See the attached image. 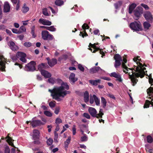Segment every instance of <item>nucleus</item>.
Listing matches in <instances>:
<instances>
[{
  "instance_id": "obj_40",
  "label": "nucleus",
  "mask_w": 153,
  "mask_h": 153,
  "mask_svg": "<svg viewBox=\"0 0 153 153\" xmlns=\"http://www.w3.org/2000/svg\"><path fill=\"white\" fill-rule=\"evenodd\" d=\"M42 13L45 16H49V15L48 12V9L47 8H44L42 9Z\"/></svg>"
},
{
  "instance_id": "obj_49",
  "label": "nucleus",
  "mask_w": 153,
  "mask_h": 153,
  "mask_svg": "<svg viewBox=\"0 0 153 153\" xmlns=\"http://www.w3.org/2000/svg\"><path fill=\"white\" fill-rule=\"evenodd\" d=\"M62 122V120L59 118H57L56 120L55 123L57 125H59V123Z\"/></svg>"
},
{
  "instance_id": "obj_39",
  "label": "nucleus",
  "mask_w": 153,
  "mask_h": 153,
  "mask_svg": "<svg viewBox=\"0 0 153 153\" xmlns=\"http://www.w3.org/2000/svg\"><path fill=\"white\" fill-rule=\"evenodd\" d=\"M147 142L149 143H151L153 141V139L152 136L150 135L148 136L147 137Z\"/></svg>"
},
{
  "instance_id": "obj_48",
  "label": "nucleus",
  "mask_w": 153,
  "mask_h": 153,
  "mask_svg": "<svg viewBox=\"0 0 153 153\" xmlns=\"http://www.w3.org/2000/svg\"><path fill=\"white\" fill-rule=\"evenodd\" d=\"M48 30L51 31H54L56 30V28L53 26L48 27Z\"/></svg>"
},
{
  "instance_id": "obj_55",
  "label": "nucleus",
  "mask_w": 153,
  "mask_h": 153,
  "mask_svg": "<svg viewBox=\"0 0 153 153\" xmlns=\"http://www.w3.org/2000/svg\"><path fill=\"white\" fill-rule=\"evenodd\" d=\"M93 33L94 35H98L99 36L100 35V31L98 29H97L94 30L93 32Z\"/></svg>"
},
{
  "instance_id": "obj_43",
  "label": "nucleus",
  "mask_w": 153,
  "mask_h": 153,
  "mask_svg": "<svg viewBox=\"0 0 153 153\" xmlns=\"http://www.w3.org/2000/svg\"><path fill=\"white\" fill-rule=\"evenodd\" d=\"M84 136L82 137L81 138V140L82 142L85 141L87 140L88 138L86 134H84Z\"/></svg>"
},
{
  "instance_id": "obj_61",
  "label": "nucleus",
  "mask_w": 153,
  "mask_h": 153,
  "mask_svg": "<svg viewBox=\"0 0 153 153\" xmlns=\"http://www.w3.org/2000/svg\"><path fill=\"white\" fill-rule=\"evenodd\" d=\"M107 96L114 100L116 99V98L114 95L111 94H107Z\"/></svg>"
},
{
  "instance_id": "obj_58",
  "label": "nucleus",
  "mask_w": 153,
  "mask_h": 153,
  "mask_svg": "<svg viewBox=\"0 0 153 153\" xmlns=\"http://www.w3.org/2000/svg\"><path fill=\"white\" fill-rule=\"evenodd\" d=\"M12 32L14 33H16V34H19L20 33L19 31L16 29H15V28L12 29Z\"/></svg>"
},
{
  "instance_id": "obj_5",
  "label": "nucleus",
  "mask_w": 153,
  "mask_h": 153,
  "mask_svg": "<svg viewBox=\"0 0 153 153\" xmlns=\"http://www.w3.org/2000/svg\"><path fill=\"white\" fill-rule=\"evenodd\" d=\"M143 12V8L140 6H138L134 10L133 12L134 15L137 18L136 20L139 19V18L141 16Z\"/></svg>"
},
{
  "instance_id": "obj_22",
  "label": "nucleus",
  "mask_w": 153,
  "mask_h": 153,
  "mask_svg": "<svg viewBox=\"0 0 153 153\" xmlns=\"http://www.w3.org/2000/svg\"><path fill=\"white\" fill-rule=\"evenodd\" d=\"M41 74L45 78H49L51 77V74L48 71L45 70H42L41 71Z\"/></svg>"
},
{
  "instance_id": "obj_51",
  "label": "nucleus",
  "mask_w": 153,
  "mask_h": 153,
  "mask_svg": "<svg viewBox=\"0 0 153 153\" xmlns=\"http://www.w3.org/2000/svg\"><path fill=\"white\" fill-rule=\"evenodd\" d=\"M141 5L144 7L146 10H148L149 9V7L148 6L145 4L142 3L141 4Z\"/></svg>"
},
{
  "instance_id": "obj_17",
  "label": "nucleus",
  "mask_w": 153,
  "mask_h": 153,
  "mask_svg": "<svg viewBox=\"0 0 153 153\" xmlns=\"http://www.w3.org/2000/svg\"><path fill=\"white\" fill-rule=\"evenodd\" d=\"M10 7L8 2H5L4 6L3 11L4 13L9 12L10 10Z\"/></svg>"
},
{
  "instance_id": "obj_34",
  "label": "nucleus",
  "mask_w": 153,
  "mask_h": 153,
  "mask_svg": "<svg viewBox=\"0 0 153 153\" xmlns=\"http://www.w3.org/2000/svg\"><path fill=\"white\" fill-rule=\"evenodd\" d=\"M122 4V2L121 1H119L114 4V6L116 9H117Z\"/></svg>"
},
{
  "instance_id": "obj_56",
  "label": "nucleus",
  "mask_w": 153,
  "mask_h": 153,
  "mask_svg": "<svg viewBox=\"0 0 153 153\" xmlns=\"http://www.w3.org/2000/svg\"><path fill=\"white\" fill-rule=\"evenodd\" d=\"M79 127L80 130L83 129V128H86V126L85 124H79Z\"/></svg>"
},
{
  "instance_id": "obj_60",
  "label": "nucleus",
  "mask_w": 153,
  "mask_h": 153,
  "mask_svg": "<svg viewBox=\"0 0 153 153\" xmlns=\"http://www.w3.org/2000/svg\"><path fill=\"white\" fill-rule=\"evenodd\" d=\"M4 153H10V149L8 146L5 148Z\"/></svg>"
},
{
  "instance_id": "obj_8",
  "label": "nucleus",
  "mask_w": 153,
  "mask_h": 153,
  "mask_svg": "<svg viewBox=\"0 0 153 153\" xmlns=\"http://www.w3.org/2000/svg\"><path fill=\"white\" fill-rule=\"evenodd\" d=\"M143 16L146 21L151 23L152 22L153 17L150 12L149 11L145 12L143 14Z\"/></svg>"
},
{
  "instance_id": "obj_41",
  "label": "nucleus",
  "mask_w": 153,
  "mask_h": 153,
  "mask_svg": "<svg viewBox=\"0 0 153 153\" xmlns=\"http://www.w3.org/2000/svg\"><path fill=\"white\" fill-rule=\"evenodd\" d=\"M19 31L20 33L23 32H25L26 31V28L24 26H22L20 27Z\"/></svg>"
},
{
  "instance_id": "obj_33",
  "label": "nucleus",
  "mask_w": 153,
  "mask_h": 153,
  "mask_svg": "<svg viewBox=\"0 0 153 153\" xmlns=\"http://www.w3.org/2000/svg\"><path fill=\"white\" fill-rule=\"evenodd\" d=\"M9 43L10 44L9 46L11 49L13 51L15 50L16 49L15 48V46H16V45L14 42L13 41H9Z\"/></svg>"
},
{
  "instance_id": "obj_24",
  "label": "nucleus",
  "mask_w": 153,
  "mask_h": 153,
  "mask_svg": "<svg viewBox=\"0 0 153 153\" xmlns=\"http://www.w3.org/2000/svg\"><path fill=\"white\" fill-rule=\"evenodd\" d=\"M33 138L35 140L39 139V132L38 130L34 129L33 131Z\"/></svg>"
},
{
  "instance_id": "obj_52",
  "label": "nucleus",
  "mask_w": 153,
  "mask_h": 153,
  "mask_svg": "<svg viewBox=\"0 0 153 153\" xmlns=\"http://www.w3.org/2000/svg\"><path fill=\"white\" fill-rule=\"evenodd\" d=\"M83 116L88 119H90V115L86 113H84L83 115Z\"/></svg>"
},
{
  "instance_id": "obj_46",
  "label": "nucleus",
  "mask_w": 153,
  "mask_h": 153,
  "mask_svg": "<svg viewBox=\"0 0 153 153\" xmlns=\"http://www.w3.org/2000/svg\"><path fill=\"white\" fill-rule=\"evenodd\" d=\"M147 94L149 96H150V94H153V88L150 87L147 89Z\"/></svg>"
},
{
  "instance_id": "obj_16",
  "label": "nucleus",
  "mask_w": 153,
  "mask_h": 153,
  "mask_svg": "<svg viewBox=\"0 0 153 153\" xmlns=\"http://www.w3.org/2000/svg\"><path fill=\"white\" fill-rule=\"evenodd\" d=\"M88 111L92 117H96V114L97 113V112L95 108L92 107H89Z\"/></svg>"
},
{
  "instance_id": "obj_28",
  "label": "nucleus",
  "mask_w": 153,
  "mask_h": 153,
  "mask_svg": "<svg viewBox=\"0 0 153 153\" xmlns=\"http://www.w3.org/2000/svg\"><path fill=\"white\" fill-rule=\"evenodd\" d=\"M29 10V8L27 6V5L26 3H24L22 8V12L23 13H26Z\"/></svg>"
},
{
  "instance_id": "obj_53",
  "label": "nucleus",
  "mask_w": 153,
  "mask_h": 153,
  "mask_svg": "<svg viewBox=\"0 0 153 153\" xmlns=\"http://www.w3.org/2000/svg\"><path fill=\"white\" fill-rule=\"evenodd\" d=\"M78 68L82 71L83 72L84 71V68L82 65L81 64H79L78 65Z\"/></svg>"
},
{
  "instance_id": "obj_57",
  "label": "nucleus",
  "mask_w": 153,
  "mask_h": 153,
  "mask_svg": "<svg viewBox=\"0 0 153 153\" xmlns=\"http://www.w3.org/2000/svg\"><path fill=\"white\" fill-rule=\"evenodd\" d=\"M76 128L75 125H74L72 127L73 134V135L75 134L76 133Z\"/></svg>"
},
{
  "instance_id": "obj_13",
  "label": "nucleus",
  "mask_w": 153,
  "mask_h": 153,
  "mask_svg": "<svg viewBox=\"0 0 153 153\" xmlns=\"http://www.w3.org/2000/svg\"><path fill=\"white\" fill-rule=\"evenodd\" d=\"M110 76L111 77L116 78V80L118 81L119 82H122L123 81V79L121 77V75L118 73L112 72L110 74Z\"/></svg>"
},
{
  "instance_id": "obj_3",
  "label": "nucleus",
  "mask_w": 153,
  "mask_h": 153,
  "mask_svg": "<svg viewBox=\"0 0 153 153\" xmlns=\"http://www.w3.org/2000/svg\"><path fill=\"white\" fill-rule=\"evenodd\" d=\"M130 27L135 31H141L142 30V26L140 22H134L131 23L129 25Z\"/></svg>"
},
{
  "instance_id": "obj_63",
  "label": "nucleus",
  "mask_w": 153,
  "mask_h": 153,
  "mask_svg": "<svg viewBox=\"0 0 153 153\" xmlns=\"http://www.w3.org/2000/svg\"><path fill=\"white\" fill-rule=\"evenodd\" d=\"M6 33L8 34L9 36H11L12 34L11 31L8 29H6Z\"/></svg>"
},
{
  "instance_id": "obj_36",
  "label": "nucleus",
  "mask_w": 153,
  "mask_h": 153,
  "mask_svg": "<svg viewBox=\"0 0 153 153\" xmlns=\"http://www.w3.org/2000/svg\"><path fill=\"white\" fill-rule=\"evenodd\" d=\"M101 103L102 104V107L105 108L106 106L107 102L105 99L103 97H101Z\"/></svg>"
},
{
  "instance_id": "obj_18",
  "label": "nucleus",
  "mask_w": 153,
  "mask_h": 153,
  "mask_svg": "<svg viewBox=\"0 0 153 153\" xmlns=\"http://www.w3.org/2000/svg\"><path fill=\"white\" fill-rule=\"evenodd\" d=\"M10 134H8L7 136L5 137V139H7V141L9 143V145L12 147L15 148L13 142L14 141L13 139L10 137Z\"/></svg>"
},
{
  "instance_id": "obj_59",
  "label": "nucleus",
  "mask_w": 153,
  "mask_h": 153,
  "mask_svg": "<svg viewBox=\"0 0 153 153\" xmlns=\"http://www.w3.org/2000/svg\"><path fill=\"white\" fill-rule=\"evenodd\" d=\"M60 110V108L59 107H56L55 108V110L54 111V113L56 114H58Z\"/></svg>"
},
{
  "instance_id": "obj_2",
  "label": "nucleus",
  "mask_w": 153,
  "mask_h": 153,
  "mask_svg": "<svg viewBox=\"0 0 153 153\" xmlns=\"http://www.w3.org/2000/svg\"><path fill=\"white\" fill-rule=\"evenodd\" d=\"M137 65H139V66L137 67L135 69H134L131 72L132 74L131 75L129 74V78L132 83V85L134 86L138 81V79L137 78L140 77L142 78L145 75V72L144 70H142L143 65L142 64L139 62L137 63Z\"/></svg>"
},
{
  "instance_id": "obj_32",
  "label": "nucleus",
  "mask_w": 153,
  "mask_h": 153,
  "mask_svg": "<svg viewBox=\"0 0 153 153\" xmlns=\"http://www.w3.org/2000/svg\"><path fill=\"white\" fill-rule=\"evenodd\" d=\"M104 115V113L102 112V109H100L99 112V113L97 114H96V117H95L97 118H102V116Z\"/></svg>"
},
{
  "instance_id": "obj_50",
  "label": "nucleus",
  "mask_w": 153,
  "mask_h": 153,
  "mask_svg": "<svg viewBox=\"0 0 153 153\" xmlns=\"http://www.w3.org/2000/svg\"><path fill=\"white\" fill-rule=\"evenodd\" d=\"M48 81L50 83H51L52 84H53L55 81L53 78H49L48 79Z\"/></svg>"
},
{
  "instance_id": "obj_38",
  "label": "nucleus",
  "mask_w": 153,
  "mask_h": 153,
  "mask_svg": "<svg viewBox=\"0 0 153 153\" xmlns=\"http://www.w3.org/2000/svg\"><path fill=\"white\" fill-rule=\"evenodd\" d=\"M125 63H126L123 62L122 63V67L123 68L126 69V70L127 71H128V69H129L131 71H133V70L134 69L133 68H128L127 66H126L125 64Z\"/></svg>"
},
{
  "instance_id": "obj_47",
  "label": "nucleus",
  "mask_w": 153,
  "mask_h": 153,
  "mask_svg": "<svg viewBox=\"0 0 153 153\" xmlns=\"http://www.w3.org/2000/svg\"><path fill=\"white\" fill-rule=\"evenodd\" d=\"M24 45L26 48H28L32 45V44L30 42H26L24 43Z\"/></svg>"
},
{
  "instance_id": "obj_1",
  "label": "nucleus",
  "mask_w": 153,
  "mask_h": 153,
  "mask_svg": "<svg viewBox=\"0 0 153 153\" xmlns=\"http://www.w3.org/2000/svg\"><path fill=\"white\" fill-rule=\"evenodd\" d=\"M69 89V86L66 82H62L60 86L55 87L52 89H49L48 91L51 93V96L53 99L60 101L61 100L60 97L64 98L67 94L71 93L70 91H67Z\"/></svg>"
},
{
  "instance_id": "obj_26",
  "label": "nucleus",
  "mask_w": 153,
  "mask_h": 153,
  "mask_svg": "<svg viewBox=\"0 0 153 153\" xmlns=\"http://www.w3.org/2000/svg\"><path fill=\"white\" fill-rule=\"evenodd\" d=\"M48 65L46 63H42L38 65V70L41 72L42 70H44V69Z\"/></svg>"
},
{
  "instance_id": "obj_11",
  "label": "nucleus",
  "mask_w": 153,
  "mask_h": 153,
  "mask_svg": "<svg viewBox=\"0 0 153 153\" xmlns=\"http://www.w3.org/2000/svg\"><path fill=\"white\" fill-rule=\"evenodd\" d=\"M32 126L34 128L35 127L44 125L45 123L39 120H32L30 122Z\"/></svg>"
},
{
  "instance_id": "obj_62",
  "label": "nucleus",
  "mask_w": 153,
  "mask_h": 153,
  "mask_svg": "<svg viewBox=\"0 0 153 153\" xmlns=\"http://www.w3.org/2000/svg\"><path fill=\"white\" fill-rule=\"evenodd\" d=\"M58 137V134L56 132V131H55L54 132V141L56 140L57 141V139Z\"/></svg>"
},
{
  "instance_id": "obj_42",
  "label": "nucleus",
  "mask_w": 153,
  "mask_h": 153,
  "mask_svg": "<svg viewBox=\"0 0 153 153\" xmlns=\"http://www.w3.org/2000/svg\"><path fill=\"white\" fill-rule=\"evenodd\" d=\"M44 113L46 116L48 117H51L52 116V113L49 111H45Z\"/></svg>"
},
{
  "instance_id": "obj_35",
  "label": "nucleus",
  "mask_w": 153,
  "mask_h": 153,
  "mask_svg": "<svg viewBox=\"0 0 153 153\" xmlns=\"http://www.w3.org/2000/svg\"><path fill=\"white\" fill-rule=\"evenodd\" d=\"M71 140V137H69L66 140V141L65 142V148H67L68 147V146L70 143Z\"/></svg>"
},
{
  "instance_id": "obj_64",
  "label": "nucleus",
  "mask_w": 153,
  "mask_h": 153,
  "mask_svg": "<svg viewBox=\"0 0 153 153\" xmlns=\"http://www.w3.org/2000/svg\"><path fill=\"white\" fill-rule=\"evenodd\" d=\"M6 28V27L4 25H0V30H3Z\"/></svg>"
},
{
  "instance_id": "obj_14",
  "label": "nucleus",
  "mask_w": 153,
  "mask_h": 153,
  "mask_svg": "<svg viewBox=\"0 0 153 153\" xmlns=\"http://www.w3.org/2000/svg\"><path fill=\"white\" fill-rule=\"evenodd\" d=\"M75 76V74L74 73H71L70 75L69 79L71 83L72 84H74L78 80L77 78H76Z\"/></svg>"
},
{
  "instance_id": "obj_25",
  "label": "nucleus",
  "mask_w": 153,
  "mask_h": 153,
  "mask_svg": "<svg viewBox=\"0 0 153 153\" xmlns=\"http://www.w3.org/2000/svg\"><path fill=\"white\" fill-rule=\"evenodd\" d=\"M57 63V60L56 59H53L48 61V64L51 67L53 66Z\"/></svg>"
},
{
  "instance_id": "obj_37",
  "label": "nucleus",
  "mask_w": 153,
  "mask_h": 153,
  "mask_svg": "<svg viewBox=\"0 0 153 153\" xmlns=\"http://www.w3.org/2000/svg\"><path fill=\"white\" fill-rule=\"evenodd\" d=\"M55 3L57 6H61L63 4L64 2L61 0H56Z\"/></svg>"
},
{
  "instance_id": "obj_31",
  "label": "nucleus",
  "mask_w": 153,
  "mask_h": 153,
  "mask_svg": "<svg viewBox=\"0 0 153 153\" xmlns=\"http://www.w3.org/2000/svg\"><path fill=\"white\" fill-rule=\"evenodd\" d=\"M93 98L96 104L97 105H100V99L97 97V96L94 94L93 95Z\"/></svg>"
},
{
  "instance_id": "obj_15",
  "label": "nucleus",
  "mask_w": 153,
  "mask_h": 153,
  "mask_svg": "<svg viewBox=\"0 0 153 153\" xmlns=\"http://www.w3.org/2000/svg\"><path fill=\"white\" fill-rule=\"evenodd\" d=\"M39 22L40 23H42L45 25H50L52 24L51 22L49 21L42 18L39 19Z\"/></svg>"
},
{
  "instance_id": "obj_54",
  "label": "nucleus",
  "mask_w": 153,
  "mask_h": 153,
  "mask_svg": "<svg viewBox=\"0 0 153 153\" xmlns=\"http://www.w3.org/2000/svg\"><path fill=\"white\" fill-rule=\"evenodd\" d=\"M20 7V1L19 0H18V3L17 4L16 7V10H19Z\"/></svg>"
},
{
  "instance_id": "obj_4",
  "label": "nucleus",
  "mask_w": 153,
  "mask_h": 153,
  "mask_svg": "<svg viewBox=\"0 0 153 153\" xmlns=\"http://www.w3.org/2000/svg\"><path fill=\"white\" fill-rule=\"evenodd\" d=\"M42 38L45 40L51 41L53 40V35L49 33L47 30H43L42 32Z\"/></svg>"
},
{
  "instance_id": "obj_27",
  "label": "nucleus",
  "mask_w": 153,
  "mask_h": 153,
  "mask_svg": "<svg viewBox=\"0 0 153 153\" xmlns=\"http://www.w3.org/2000/svg\"><path fill=\"white\" fill-rule=\"evenodd\" d=\"M143 25L145 31L148 30L149 29V27L151 26V24L148 22V21L144 22L143 24Z\"/></svg>"
},
{
  "instance_id": "obj_30",
  "label": "nucleus",
  "mask_w": 153,
  "mask_h": 153,
  "mask_svg": "<svg viewBox=\"0 0 153 153\" xmlns=\"http://www.w3.org/2000/svg\"><path fill=\"white\" fill-rule=\"evenodd\" d=\"M31 34L32 35L33 38H35L36 36V34L35 33V26L33 25L31 27Z\"/></svg>"
},
{
  "instance_id": "obj_12",
  "label": "nucleus",
  "mask_w": 153,
  "mask_h": 153,
  "mask_svg": "<svg viewBox=\"0 0 153 153\" xmlns=\"http://www.w3.org/2000/svg\"><path fill=\"white\" fill-rule=\"evenodd\" d=\"M26 54L22 52H18L16 54V57L17 58H19V59L22 62L24 63H26V60L25 58L26 57Z\"/></svg>"
},
{
  "instance_id": "obj_7",
  "label": "nucleus",
  "mask_w": 153,
  "mask_h": 153,
  "mask_svg": "<svg viewBox=\"0 0 153 153\" xmlns=\"http://www.w3.org/2000/svg\"><path fill=\"white\" fill-rule=\"evenodd\" d=\"M36 63L34 61H31L27 64L25 67V70L28 71H33L35 70Z\"/></svg>"
},
{
  "instance_id": "obj_21",
  "label": "nucleus",
  "mask_w": 153,
  "mask_h": 153,
  "mask_svg": "<svg viewBox=\"0 0 153 153\" xmlns=\"http://www.w3.org/2000/svg\"><path fill=\"white\" fill-rule=\"evenodd\" d=\"M137 6L136 4L134 3H132L129 5L128 8V13L129 14L132 13Z\"/></svg>"
},
{
  "instance_id": "obj_23",
  "label": "nucleus",
  "mask_w": 153,
  "mask_h": 153,
  "mask_svg": "<svg viewBox=\"0 0 153 153\" xmlns=\"http://www.w3.org/2000/svg\"><path fill=\"white\" fill-rule=\"evenodd\" d=\"M100 70L102 69L99 66L94 67L90 69L89 72L91 74H94L98 72Z\"/></svg>"
},
{
  "instance_id": "obj_6",
  "label": "nucleus",
  "mask_w": 153,
  "mask_h": 153,
  "mask_svg": "<svg viewBox=\"0 0 153 153\" xmlns=\"http://www.w3.org/2000/svg\"><path fill=\"white\" fill-rule=\"evenodd\" d=\"M114 58L115 60L114 66L115 67L117 68L121 65V62L122 61V58L118 54L115 55Z\"/></svg>"
},
{
  "instance_id": "obj_44",
  "label": "nucleus",
  "mask_w": 153,
  "mask_h": 153,
  "mask_svg": "<svg viewBox=\"0 0 153 153\" xmlns=\"http://www.w3.org/2000/svg\"><path fill=\"white\" fill-rule=\"evenodd\" d=\"M55 103V101H51L49 103V106L51 108H54L56 105Z\"/></svg>"
},
{
  "instance_id": "obj_9",
  "label": "nucleus",
  "mask_w": 153,
  "mask_h": 153,
  "mask_svg": "<svg viewBox=\"0 0 153 153\" xmlns=\"http://www.w3.org/2000/svg\"><path fill=\"white\" fill-rule=\"evenodd\" d=\"M6 60L3 56L0 55V70L2 71H5Z\"/></svg>"
},
{
  "instance_id": "obj_45",
  "label": "nucleus",
  "mask_w": 153,
  "mask_h": 153,
  "mask_svg": "<svg viewBox=\"0 0 153 153\" xmlns=\"http://www.w3.org/2000/svg\"><path fill=\"white\" fill-rule=\"evenodd\" d=\"M53 140L51 138H49L47 141V144L48 146H51L53 143Z\"/></svg>"
},
{
  "instance_id": "obj_20",
  "label": "nucleus",
  "mask_w": 153,
  "mask_h": 153,
  "mask_svg": "<svg viewBox=\"0 0 153 153\" xmlns=\"http://www.w3.org/2000/svg\"><path fill=\"white\" fill-rule=\"evenodd\" d=\"M153 99H152L151 101L146 100L145 101V103L144 105V108H147L149 107V105H151L152 106L153 108V102H152Z\"/></svg>"
},
{
  "instance_id": "obj_19",
  "label": "nucleus",
  "mask_w": 153,
  "mask_h": 153,
  "mask_svg": "<svg viewBox=\"0 0 153 153\" xmlns=\"http://www.w3.org/2000/svg\"><path fill=\"white\" fill-rule=\"evenodd\" d=\"M88 82L91 85L96 86L98 84L100 83L101 80L100 79H98L96 80H89Z\"/></svg>"
},
{
  "instance_id": "obj_29",
  "label": "nucleus",
  "mask_w": 153,
  "mask_h": 153,
  "mask_svg": "<svg viewBox=\"0 0 153 153\" xmlns=\"http://www.w3.org/2000/svg\"><path fill=\"white\" fill-rule=\"evenodd\" d=\"M89 93L88 92L86 91H85L84 94V101L85 102H88L89 101Z\"/></svg>"
},
{
  "instance_id": "obj_10",
  "label": "nucleus",
  "mask_w": 153,
  "mask_h": 153,
  "mask_svg": "<svg viewBox=\"0 0 153 153\" xmlns=\"http://www.w3.org/2000/svg\"><path fill=\"white\" fill-rule=\"evenodd\" d=\"M82 28L83 30V31H80L79 35L81 36L82 38L88 36V34L86 31V30L89 29L90 28L89 26L86 23H84L82 26Z\"/></svg>"
}]
</instances>
